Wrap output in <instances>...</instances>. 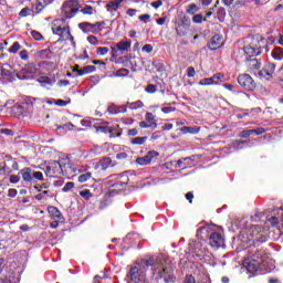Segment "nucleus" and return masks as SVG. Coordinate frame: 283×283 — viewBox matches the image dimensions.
Wrapping results in <instances>:
<instances>
[{"label": "nucleus", "instance_id": "1", "mask_svg": "<svg viewBox=\"0 0 283 283\" xmlns=\"http://www.w3.org/2000/svg\"><path fill=\"white\" fill-rule=\"evenodd\" d=\"M239 238L243 244H248L245 248L248 256L243 260V269H247L249 273L260 271L261 275L271 273L273 269L269 265L273 264V261L260 249V245L269 240L266 231L260 226H251L250 229L242 230Z\"/></svg>", "mask_w": 283, "mask_h": 283}, {"label": "nucleus", "instance_id": "2", "mask_svg": "<svg viewBox=\"0 0 283 283\" xmlns=\"http://www.w3.org/2000/svg\"><path fill=\"white\" fill-rule=\"evenodd\" d=\"M149 268H154V258L143 259L136 262L135 265L129 270L128 277L134 283H147L145 277Z\"/></svg>", "mask_w": 283, "mask_h": 283}, {"label": "nucleus", "instance_id": "3", "mask_svg": "<svg viewBox=\"0 0 283 283\" xmlns=\"http://www.w3.org/2000/svg\"><path fill=\"white\" fill-rule=\"evenodd\" d=\"M163 262L154 259L151 275L157 282L164 280L165 283H176V274H174V269L171 268H160Z\"/></svg>", "mask_w": 283, "mask_h": 283}, {"label": "nucleus", "instance_id": "4", "mask_svg": "<svg viewBox=\"0 0 283 283\" xmlns=\"http://www.w3.org/2000/svg\"><path fill=\"white\" fill-rule=\"evenodd\" d=\"M129 185V176L122 175H111L108 177V193L109 196H116L120 191H125Z\"/></svg>", "mask_w": 283, "mask_h": 283}, {"label": "nucleus", "instance_id": "5", "mask_svg": "<svg viewBox=\"0 0 283 283\" xmlns=\"http://www.w3.org/2000/svg\"><path fill=\"white\" fill-rule=\"evenodd\" d=\"M51 30L53 34L60 36L57 40L59 43H63V41H71L74 43V36L70 32V27L65 23V19L54 20Z\"/></svg>", "mask_w": 283, "mask_h": 283}, {"label": "nucleus", "instance_id": "6", "mask_svg": "<svg viewBox=\"0 0 283 283\" xmlns=\"http://www.w3.org/2000/svg\"><path fill=\"white\" fill-rule=\"evenodd\" d=\"M207 244H209L207 241H200L198 239L192 240L188 248L189 254L192 255V258H199V260H202V258L209 253Z\"/></svg>", "mask_w": 283, "mask_h": 283}, {"label": "nucleus", "instance_id": "7", "mask_svg": "<svg viewBox=\"0 0 283 283\" xmlns=\"http://www.w3.org/2000/svg\"><path fill=\"white\" fill-rule=\"evenodd\" d=\"M262 42V40H254L251 44L243 48L245 61H249V59H255V56H260L262 54V45H260Z\"/></svg>", "mask_w": 283, "mask_h": 283}, {"label": "nucleus", "instance_id": "8", "mask_svg": "<svg viewBox=\"0 0 283 283\" xmlns=\"http://www.w3.org/2000/svg\"><path fill=\"white\" fill-rule=\"evenodd\" d=\"M20 174L24 182H36V180H43V172L33 170L29 167L23 168Z\"/></svg>", "mask_w": 283, "mask_h": 283}, {"label": "nucleus", "instance_id": "9", "mask_svg": "<svg viewBox=\"0 0 283 283\" xmlns=\"http://www.w3.org/2000/svg\"><path fill=\"white\" fill-rule=\"evenodd\" d=\"M81 9L78 4V0H70L63 3L62 12L66 14L67 19H72V17H76V13Z\"/></svg>", "mask_w": 283, "mask_h": 283}, {"label": "nucleus", "instance_id": "10", "mask_svg": "<svg viewBox=\"0 0 283 283\" xmlns=\"http://www.w3.org/2000/svg\"><path fill=\"white\" fill-rule=\"evenodd\" d=\"M238 83L240 86L243 87L247 92H253L258 85L251 75L249 74H241L238 76Z\"/></svg>", "mask_w": 283, "mask_h": 283}, {"label": "nucleus", "instance_id": "11", "mask_svg": "<svg viewBox=\"0 0 283 283\" xmlns=\"http://www.w3.org/2000/svg\"><path fill=\"white\" fill-rule=\"evenodd\" d=\"M208 244L211 249H222V247H224V235L220 232H211Z\"/></svg>", "mask_w": 283, "mask_h": 283}, {"label": "nucleus", "instance_id": "12", "mask_svg": "<svg viewBox=\"0 0 283 283\" xmlns=\"http://www.w3.org/2000/svg\"><path fill=\"white\" fill-rule=\"evenodd\" d=\"M273 74H275V64L266 63L258 75L262 81H273Z\"/></svg>", "mask_w": 283, "mask_h": 283}, {"label": "nucleus", "instance_id": "13", "mask_svg": "<svg viewBox=\"0 0 283 283\" xmlns=\"http://www.w3.org/2000/svg\"><path fill=\"white\" fill-rule=\"evenodd\" d=\"M213 226H202L197 230V240L209 243V238H211V233H213Z\"/></svg>", "mask_w": 283, "mask_h": 283}, {"label": "nucleus", "instance_id": "14", "mask_svg": "<svg viewBox=\"0 0 283 283\" xmlns=\"http://www.w3.org/2000/svg\"><path fill=\"white\" fill-rule=\"evenodd\" d=\"M101 25H105V22H96L94 24L90 22H81L78 28L82 30V32H84V34H96V32L101 30Z\"/></svg>", "mask_w": 283, "mask_h": 283}, {"label": "nucleus", "instance_id": "15", "mask_svg": "<svg viewBox=\"0 0 283 283\" xmlns=\"http://www.w3.org/2000/svg\"><path fill=\"white\" fill-rule=\"evenodd\" d=\"M46 176H63V161H52L46 166Z\"/></svg>", "mask_w": 283, "mask_h": 283}, {"label": "nucleus", "instance_id": "16", "mask_svg": "<svg viewBox=\"0 0 283 283\" xmlns=\"http://www.w3.org/2000/svg\"><path fill=\"white\" fill-rule=\"evenodd\" d=\"M158 156H160V154L156 150H150L147 153L146 156L144 157H138L136 159V164L140 165L142 167H144L145 165H149V163H151L154 160V158H158Z\"/></svg>", "mask_w": 283, "mask_h": 283}, {"label": "nucleus", "instance_id": "17", "mask_svg": "<svg viewBox=\"0 0 283 283\" xmlns=\"http://www.w3.org/2000/svg\"><path fill=\"white\" fill-rule=\"evenodd\" d=\"M132 49V41H119L115 46H112L111 50L113 52V56L114 54H116V52H120V54H125V52H129V50Z\"/></svg>", "mask_w": 283, "mask_h": 283}, {"label": "nucleus", "instance_id": "18", "mask_svg": "<svg viewBox=\"0 0 283 283\" xmlns=\"http://www.w3.org/2000/svg\"><path fill=\"white\" fill-rule=\"evenodd\" d=\"M35 76L34 67L25 66L22 71L18 74V78L20 81H33Z\"/></svg>", "mask_w": 283, "mask_h": 283}, {"label": "nucleus", "instance_id": "19", "mask_svg": "<svg viewBox=\"0 0 283 283\" xmlns=\"http://www.w3.org/2000/svg\"><path fill=\"white\" fill-rule=\"evenodd\" d=\"M76 171H78V169L76 168L75 165H73L72 163L67 161H62V176H76Z\"/></svg>", "mask_w": 283, "mask_h": 283}, {"label": "nucleus", "instance_id": "20", "mask_svg": "<svg viewBox=\"0 0 283 283\" xmlns=\"http://www.w3.org/2000/svg\"><path fill=\"white\" fill-rule=\"evenodd\" d=\"M109 167H116V161L109 157L102 158L95 166L96 169H101L102 171L109 169Z\"/></svg>", "mask_w": 283, "mask_h": 283}, {"label": "nucleus", "instance_id": "21", "mask_svg": "<svg viewBox=\"0 0 283 283\" xmlns=\"http://www.w3.org/2000/svg\"><path fill=\"white\" fill-rule=\"evenodd\" d=\"M107 112H108V114H111L113 116H116L118 114H125V113H127V106H125V105L118 106V105L112 104L108 106Z\"/></svg>", "mask_w": 283, "mask_h": 283}, {"label": "nucleus", "instance_id": "22", "mask_svg": "<svg viewBox=\"0 0 283 283\" xmlns=\"http://www.w3.org/2000/svg\"><path fill=\"white\" fill-rule=\"evenodd\" d=\"M221 45H222V36H220L219 34H216L210 40L208 48H209V50L216 51L219 48H221Z\"/></svg>", "mask_w": 283, "mask_h": 283}, {"label": "nucleus", "instance_id": "23", "mask_svg": "<svg viewBox=\"0 0 283 283\" xmlns=\"http://www.w3.org/2000/svg\"><path fill=\"white\" fill-rule=\"evenodd\" d=\"M176 32L178 36H186L187 32H189V23L181 21L176 25Z\"/></svg>", "mask_w": 283, "mask_h": 283}, {"label": "nucleus", "instance_id": "24", "mask_svg": "<svg viewBox=\"0 0 283 283\" xmlns=\"http://www.w3.org/2000/svg\"><path fill=\"white\" fill-rule=\"evenodd\" d=\"M187 160H192V158L191 157H185V158H181L179 160L166 163L165 166L169 167V165H172V167H175V169H180V167H182L185 165V163H187Z\"/></svg>", "mask_w": 283, "mask_h": 283}, {"label": "nucleus", "instance_id": "25", "mask_svg": "<svg viewBox=\"0 0 283 283\" xmlns=\"http://www.w3.org/2000/svg\"><path fill=\"white\" fill-rule=\"evenodd\" d=\"M125 241L130 242L132 244H140V234L137 232L128 233Z\"/></svg>", "mask_w": 283, "mask_h": 283}, {"label": "nucleus", "instance_id": "26", "mask_svg": "<svg viewBox=\"0 0 283 283\" xmlns=\"http://www.w3.org/2000/svg\"><path fill=\"white\" fill-rule=\"evenodd\" d=\"M38 81L42 85V87H52V85L56 83V80H52L49 76H41Z\"/></svg>", "mask_w": 283, "mask_h": 283}, {"label": "nucleus", "instance_id": "27", "mask_svg": "<svg viewBox=\"0 0 283 283\" xmlns=\"http://www.w3.org/2000/svg\"><path fill=\"white\" fill-rule=\"evenodd\" d=\"M120 3H123L122 0H113L106 4L107 12H116L118 8L120 7Z\"/></svg>", "mask_w": 283, "mask_h": 283}, {"label": "nucleus", "instance_id": "28", "mask_svg": "<svg viewBox=\"0 0 283 283\" xmlns=\"http://www.w3.org/2000/svg\"><path fill=\"white\" fill-rule=\"evenodd\" d=\"M92 72H96V66L86 65L81 70H77V76H84V74H92Z\"/></svg>", "mask_w": 283, "mask_h": 283}, {"label": "nucleus", "instance_id": "29", "mask_svg": "<svg viewBox=\"0 0 283 283\" xmlns=\"http://www.w3.org/2000/svg\"><path fill=\"white\" fill-rule=\"evenodd\" d=\"M139 127H140V129H153L154 130L158 127V123L143 120V122H139Z\"/></svg>", "mask_w": 283, "mask_h": 283}, {"label": "nucleus", "instance_id": "30", "mask_svg": "<svg viewBox=\"0 0 283 283\" xmlns=\"http://www.w3.org/2000/svg\"><path fill=\"white\" fill-rule=\"evenodd\" d=\"M144 103L143 101H136V102H127V104L125 105L126 107V112H127V107L128 109H140L144 107Z\"/></svg>", "mask_w": 283, "mask_h": 283}, {"label": "nucleus", "instance_id": "31", "mask_svg": "<svg viewBox=\"0 0 283 283\" xmlns=\"http://www.w3.org/2000/svg\"><path fill=\"white\" fill-rule=\"evenodd\" d=\"M272 56L275 61H282L283 59V48L282 46H276L272 51Z\"/></svg>", "mask_w": 283, "mask_h": 283}, {"label": "nucleus", "instance_id": "32", "mask_svg": "<svg viewBox=\"0 0 283 283\" xmlns=\"http://www.w3.org/2000/svg\"><path fill=\"white\" fill-rule=\"evenodd\" d=\"M49 213L51 216V218H53V220H61L62 214H61V211L59 209H56V207H50L49 208Z\"/></svg>", "mask_w": 283, "mask_h": 283}, {"label": "nucleus", "instance_id": "33", "mask_svg": "<svg viewBox=\"0 0 283 283\" xmlns=\"http://www.w3.org/2000/svg\"><path fill=\"white\" fill-rule=\"evenodd\" d=\"M15 114H20L21 116L28 114V112H30V109L28 107H25V105L23 104H17L14 107H13Z\"/></svg>", "mask_w": 283, "mask_h": 283}, {"label": "nucleus", "instance_id": "34", "mask_svg": "<svg viewBox=\"0 0 283 283\" xmlns=\"http://www.w3.org/2000/svg\"><path fill=\"white\" fill-rule=\"evenodd\" d=\"M187 14H196V12H200V7H198L196 3L188 4L186 9Z\"/></svg>", "mask_w": 283, "mask_h": 283}, {"label": "nucleus", "instance_id": "35", "mask_svg": "<svg viewBox=\"0 0 283 283\" xmlns=\"http://www.w3.org/2000/svg\"><path fill=\"white\" fill-rule=\"evenodd\" d=\"M199 132H200V128L198 127H190V126L181 127V134H198Z\"/></svg>", "mask_w": 283, "mask_h": 283}, {"label": "nucleus", "instance_id": "36", "mask_svg": "<svg viewBox=\"0 0 283 283\" xmlns=\"http://www.w3.org/2000/svg\"><path fill=\"white\" fill-rule=\"evenodd\" d=\"M234 149H244V147H249V142L247 140H235L232 144Z\"/></svg>", "mask_w": 283, "mask_h": 283}, {"label": "nucleus", "instance_id": "37", "mask_svg": "<svg viewBox=\"0 0 283 283\" xmlns=\"http://www.w3.org/2000/svg\"><path fill=\"white\" fill-rule=\"evenodd\" d=\"M250 62V67L251 70H260L262 63L258 61V59L255 57H250L249 60H247Z\"/></svg>", "mask_w": 283, "mask_h": 283}, {"label": "nucleus", "instance_id": "38", "mask_svg": "<svg viewBox=\"0 0 283 283\" xmlns=\"http://www.w3.org/2000/svg\"><path fill=\"white\" fill-rule=\"evenodd\" d=\"M227 17V10L224 8H219L217 11V19L220 23H224V19Z\"/></svg>", "mask_w": 283, "mask_h": 283}, {"label": "nucleus", "instance_id": "39", "mask_svg": "<svg viewBox=\"0 0 283 283\" xmlns=\"http://www.w3.org/2000/svg\"><path fill=\"white\" fill-rule=\"evenodd\" d=\"M222 78H224V74L216 73L214 75H212L210 77V81H211L212 85H218V83H220V81H222Z\"/></svg>", "mask_w": 283, "mask_h": 283}, {"label": "nucleus", "instance_id": "40", "mask_svg": "<svg viewBox=\"0 0 283 283\" xmlns=\"http://www.w3.org/2000/svg\"><path fill=\"white\" fill-rule=\"evenodd\" d=\"M147 136L135 137L130 140L132 145H145L147 143Z\"/></svg>", "mask_w": 283, "mask_h": 283}, {"label": "nucleus", "instance_id": "41", "mask_svg": "<svg viewBox=\"0 0 283 283\" xmlns=\"http://www.w3.org/2000/svg\"><path fill=\"white\" fill-rule=\"evenodd\" d=\"M48 4L44 0H38L35 3V14H39L40 12H43V8H45Z\"/></svg>", "mask_w": 283, "mask_h": 283}, {"label": "nucleus", "instance_id": "42", "mask_svg": "<svg viewBox=\"0 0 283 283\" xmlns=\"http://www.w3.org/2000/svg\"><path fill=\"white\" fill-rule=\"evenodd\" d=\"M205 21H207V18H205V15H202V13L195 14L192 17V23L200 24V23H205Z\"/></svg>", "mask_w": 283, "mask_h": 283}, {"label": "nucleus", "instance_id": "43", "mask_svg": "<svg viewBox=\"0 0 283 283\" xmlns=\"http://www.w3.org/2000/svg\"><path fill=\"white\" fill-rule=\"evenodd\" d=\"M96 132H99L101 134H112V128L107 125L97 126Z\"/></svg>", "mask_w": 283, "mask_h": 283}, {"label": "nucleus", "instance_id": "44", "mask_svg": "<svg viewBox=\"0 0 283 283\" xmlns=\"http://www.w3.org/2000/svg\"><path fill=\"white\" fill-rule=\"evenodd\" d=\"M22 105H24V107H28L29 112H32V107H34V99L28 97L27 99H24Z\"/></svg>", "mask_w": 283, "mask_h": 283}, {"label": "nucleus", "instance_id": "45", "mask_svg": "<svg viewBox=\"0 0 283 283\" xmlns=\"http://www.w3.org/2000/svg\"><path fill=\"white\" fill-rule=\"evenodd\" d=\"M92 178V172L82 174L78 176V182H87Z\"/></svg>", "mask_w": 283, "mask_h": 283}, {"label": "nucleus", "instance_id": "46", "mask_svg": "<svg viewBox=\"0 0 283 283\" xmlns=\"http://www.w3.org/2000/svg\"><path fill=\"white\" fill-rule=\"evenodd\" d=\"M21 50V44L19 42H14L11 48L9 49V52L11 54H17Z\"/></svg>", "mask_w": 283, "mask_h": 283}, {"label": "nucleus", "instance_id": "47", "mask_svg": "<svg viewBox=\"0 0 283 283\" xmlns=\"http://www.w3.org/2000/svg\"><path fill=\"white\" fill-rule=\"evenodd\" d=\"M80 12H82V14H94V8H92V6H85Z\"/></svg>", "mask_w": 283, "mask_h": 283}, {"label": "nucleus", "instance_id": "48", "mask_svg": "<svg viewBox=\"0 0 283 283\" xmlns=\"http://www.w3.org/2000/svg\"><path fill=\"white\" fill-rule=\"evenodd\" d=\"M72 189H74V182L69 181L64 185V187L62 188V191L64 193H67V191H72Z\"/></svg>", "mask_w": 283, "mask_h": 283}, {"label": "nucleus", "instance_id": "49", "mask_svg": "<svg viewBox=\"0 0 283 283\" xmlns=\"http://www.w3.org/2000/svg\"><path fill=\"white\" fill-rule=\"evenodd\" d=\"M72 127H74V125L72 123L64 124L62 126H57L56 132H60V129H64V132H70L72 129Z\"/></svg>", "mask_w": 283, "mask_h": 283}, {"label": "nucleus", "instance_id": "50", "mask_svg": "<svg viewBox=\"0 0 283 283\" xmlns=\"http://www.w3.org/2000/svg\"><path fill=\"white\" fill-rule=\"evenodd\" d=\"M97 54L98 56H105V54H107L109 52V49L106 46H99L97 48Z\"/></svg>", "mask_w": 283, "mask_h": 283}, {"label": "nucleus", "instance_id": "51", "mask_svg": "<svg viewBox=\"0 0 283 283\" xmlns=\"http://www.w3.org/2000/svg\"><path fill=\"white\" fill-rule=\"evenodd\" d=\"M142 52H145L146 54H151V52H154V45L151 44H145L142 48Z\"/></svg>", "mask_w": 283, "mask_h": 283}, {"label": "nucleus", "instance_id": "52", "mask_svg": "<svg viewBox=\"0 0 283 283\" xmlns=\"http://www.w3.org/2000/svg\"><path fill=\"white\" fill-rule=\"evenodd\" d=\"M80 196L82 197V198H84V200H90V198L92 197V192L90 191V190H82L81 192H80Z\"/></svg>", "mask_w": 283, "mask_h": 283}, {"label": "nucleus", "instance_id": "53", "mask_svg": "<svg viewBox=\"0 0 283 283\" xmlns=\"http://www.w3.org/2000/svg\"><path fill=\"white\" fill-rule=\"evenodd\" d=\"M87 41L91 45H98V38L95 35H88Z\"/></svg>", "mask_w": 283, "mask_h": 283}, {"label": "nucleus", "instance_id": "54", "mask_svg": "<svg viewBox=\"0 0 283 283\" xmlns=\"http://www.w3.org/2000/svg\"><path fill=\"white\" fill-rule=\"evenodd\" d=\"M70 103H72L70 99L69 101H64V99L55 101V105H57V107H65L66 105H70Z\"/></svg>", "mask_w": 283, "mask_h": 283}, {"label": "nucleus", "instance_id": "55", "mask_svg": "<svg viewBox=\"0 0 283 283\" xmlns=\"http://www.w3.org/2000/svg\"><path fill=\"white\" fill-rule=\"evenodd\" d=\"M265 133H266V129L262 127L252 129V134H254V136H262V134H265Z\"/></svg>", "mask_w": 283, "mask_h": 283}, {"label": "nucleus", "instance_id": "56", "mask_svg": "<svg viewBox=\"0 0 283 283\" xmlns=\"http://www.w3.org/2000/svg\"><path fill=\"white\" fill-rule=\"evenodd\" d=\"M0 72H1V76H12V71H10L4 66H1Z\"/></svg>", "mask_w": 283, "mask_h": 283}, {"label": "nucleus", "instance_id": "57", "mask_svg": "<svg viewBox=\"0 0 283 283\" xmlns=\"http://www.w3.org/2000/svg\"><path fill=\"white\" fill-rule=\"evenodd\" d=\"M153 66L156 67L158 70V72H160V70H163V67H165V65L163 64V61H160V60L154 61Z\"/></svg>", "mask_w": 283, "mask_h": 283}, {"label": "nucleus", "instance_id": "58", "mask_svg": "<svg viewBox=\"0 0 283 283\" xmlns=\"http://www.w3.org/2000/svg\"><path fill=\"white\" fill-rule=\"evenodd\" d=\"M31 36L35 40V41H42L43 35L41 33H39L38 31H32L31 32Z\"/></svg>", "mask_w": 283, "mask_h": 283}, {"label": "nucleus", "instance_id": "59", "mask_svg": "<svg viewBox=\"0 0 283 283\" xmlns=\"http://www.w3.org/2000/svg\"><path fill=\"white\" fill-rule=\"evenodd\" d=\"M163 114H171V112H176V107L165 106L161 108Z\"/></svg>", "mask_w": 283, "mask_h": 283}, {"label": "nucleus", "instance_id": "60", "mask_svg": "<svg viewBox=\"0 0 283 283\" xmlns=\"http://www.w3.org/2000/svg\"><path fill=\"white\" fill-rule=\"evenodd\" d=\"M138 19L143 23H149V19H151V15H149V14H142V15L138 17Z\"/></svg>", "mask_w": 283, "mask_h": 283}, {"label": "nucleus", "instance_id": "61", "mask_svg": "<svg viewBox=\"0 0 283 283\" xmlns=\"http://www.w3.org/2000/svg\"><path fill=\"white\" fill-rule=\"evenodd\" d=\"M252 134H253L252 129L243 130V132L240 133V137L241 138H249V136H252Z\"/></svg>", "mask_w": 283, "mask_h": 283}, {"label": "nucleus", "instance_id": "62", "mask_svg": "<svg viewBox=\"0 0 283 283\" xmlns=\"http://www.w3.org/2000/svg\"><path fill=\"white\" fill-rule=\"evenodd\" d=\"M199 85H213L211 82V77L202 78L199 81Z\"/></svg>", "mask_w": 283, "mask_h": 283}, {"label": "nucleus", "instance_id": "63", "mask_svg": "<svg viewBox=\"0 0 283 283\" xmlns=\"http://www.w3.org/2000/svg\"><path fill=\"white\" fill-rule=\"evenodd\" d=\"M146 92H147L148 94H155V92H156V85H154V84H148L147 87H146Z\"/></svg>", "mask_w": 283, "mask_h": 283}, {"label": "nucleus", "instance_id": "64", "mask_svg": "<svg viewBox=\"0 0 283 283\" xmlns=\"http://www.w3.org/2000/svg\"><path fill=\"white\" fill-rule=\"evenodd\" d=\"M184 283H196V279L192 275H187Z\"/></svg>", "mask_w": 283, "mask_h": 283}]
</instances>
